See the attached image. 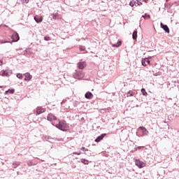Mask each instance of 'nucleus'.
I'll return each mask as SVG.
<instances>
[{
    "instance_id": "2eb2a0df",
    "label": "nucleus",
    "mask_w": 179,
    "mask_h": 179,
    "mask_svg": "<svg viewBox=\"0 0 179 179\" xmlns=\"http://www.w3.org/2000/svg\"><path fill=\"white\" fill-rule=\"evenodd\" d=\"M132 38L133 40H136V38H138V31L136 29L133 32Z\"/></svg>"
},
{
    "instance_id": "6ab92c4d",
    "label": "nucleus",
    "mask_w": 179,
    "mask_h": 179,
    "mask_svg": "<svg viewBox=\"0 0 179 179\" xmlns=\"http://www.w3.org/2000/svg\"><path fill=\"white\" fill-rule=\"evenodd\" d=\"M6 93L8 94V93H10V94H13V93H15V89H9L7 91H6Z\"/></svg>"
},
{
    "instance_id": "f257e3e1",
    "label": "nucleus",
    "mask_w": 179,
    "mask_h": 179,
    "mask_svg": "<svg viewBox=\"0 0 179 179\" xmlns=\"http://www.w3.org/2000/svg\"><path fill=\"white\" fill-rule=\"evenodd\" d=\"M55 127L63 131H68L69 129V126L66 124L65 120L59 121V123L55 125Z\"/></svg>"
},
{
    "instance_id": "f704fd0d",
    "label": "nucleus",
    "mask_w": 179,
    "mask_h": 179,
    "mask_svg": "<svg viewBox=\"0 0 179 179\" xmlns=\"http://www.w3.org/2000/svg\"><path fill=\"white\" fill-rule=\"evenodd\" d=\"M6 43H10V41H6Z\"/></svg>"
},
{
    "instance_id": "4be33fe9",
    "label": "nucleus",
    "mask_w": 179,
    "mask_h": 179,
    "mask_svg": "<svg viewBox=\"0 0 179 179\" xmlns=\"http://www.w3.org/2000/svg\"><path fill=\"white\" fill-rule=\"evenodd\" d=\"M135 2V6H141V5H142V2L139 1H136Z\"/></svg>"
},
{
    "instance_id": "7ed1b4c3",
    "label": "nucleus",
    "mask_w": 179,
    "mask_h": 179,
    "mask_svg": "<svg viewBox=\"0 0 179 179\" xmlns=\"http://www.w3.org/2000/svg\"><path fill=\"white\" fill-rule=\"evenodd\" d=\"M149 59H152V57L142 59L141 63H142L143 66H146L147 65H150V60H149Z\"/></svg>"
},
{
    "instance_id": "b1692460",
    "label": "nucleus",
    "mask_w": 179,
    "mask_h": 179,
    "mask_svg": "<svg viewBox=\"0 0 179 179\" xmlns=\"http://www.w3.org/2000/svg\"><path fill=\"white\" fill-rule=\"evenodd\" d=\"M43 39L45 41H50V40H51V37L46 36H44Z\"/></svg>"
},
{
    "instance_id": "412c9836",
    "label": "nucleus",
    "mask_w": 179,
    "mask_h": 179,
    "mask_svg": "<svg viewBox=\"0 0 179 179\" xmlns=\"http://www.w3.org/2000/svg\"><path fill=\"white\" fill-rule=\"evenodd\" d=\"M1 76H6L8 78L9 76V73H8L6 71H3L1 73Z\"/></svg>"
},
{
    "instance_id": "9b49d317",
    "label": "nucleus",
    "mask_w": 179,
    "mask_h": 179,
    "mask_svg": "<svg viewBox=\"0 0 179 179\" xmlns=\"http://www.w3.org/2000/svg\"><path fill=\"white\" fill-rule=\"evenodd\" d=\"M43 113H45V108L38 107L36 108V113L38 115L43 114Z\"/></svg>"
},
{
    "instance_id": "1a4fd4ad",
    "label": "nucleus",
    "mask_w": 179,
    "mask_h": 179,
    "mask_svg": "<svg viewBox=\"0 0 179 179\" xmlns=\"http://www.w3.org/2000/svg\"><path fill=\"white\" fill-rule=\"evenodd\" d=\"M34 19L36 23H41V22H43V16L35 15Z\"/></svg>"
},
{
    "instance_id": "bb28decb",
    "label": "nucleus",
    "mask_w": 179,
    "mask_h": 179,
    "mask_svg": "<svg viewBox=\"0 0 179 179\" xmlns=\"http://www.w3.org/2000/svg\"><path fill=\"white\" fill-rule=\"evenodd\" d=\"M130 6H135L136 5V3H135V1H130L129 3Z\"/></svg>"
},
{
    "instance_id": "5701e85b",
    "label": "nucleus",
    "mask_w": 179,
    "mask_h": 179,
    "mask_svg": "<svg viewBox=\"0 0 179 179\" xmlns=\"http://www.w3.org/2000/svg\"><path fill=\"white\" fill-rule=\"evenodd\" d=\"M142 17H143V19H150V15L145 13L144 15H142Z\"/></svg>"
},
{
    "instance_id": "ddd939ff",
    "label": "nucleus",
    "mask_w": 179,
    "mask_h": 179,
    "mask_svg": "<svg viewBox=\"0 0 179 179\" xmlns=\"http://www.w3.org/2000/svg\"><path fill=\"white\" fill-rule=\"evenodd\" d=\"M139 129L143 131V134H144V135H148L149 134V131H148V129H146L145 127H140Z\"/></svg>"
},
{
    "instance_id": "4468645a",
    "label": "nucleus",
    "mask_w": 179,
    "mask_h": 179,
    "mask_svg": "<svg viewBox=\"0 0 179 179\" xmlns=\"http://www.w3.org/2000/svg\"><path fill=\"white\" fill-rule=\"evenodd\" d=\"M85 99H92L93 97V94H92V92H87L85 94Z\"/></svg>"
},
{
    "instance_id": "c756f323",
    "label": "nucleus",
    "mask_w": 179,
    "mask_h": 179,
    "mask_svg": "<svg viewBox=\"0 0 179 179\" xmlns=\"http://www.w3.org/2000/svg\"><path fill=\"white\" fill-rule=\"evenodd\" d=\"M140 149H143V146H138L136 148V150H139Z\"/></svg>"
},
{
    "instance_id": "6e6552de",
    "label": "nucleus",
    "mask_w": 179,
    "mask_h": 179,
    "mask_svg": "<svg viewBox=\"0 0 179 179\" xmlns=\"http://www.w3.org/2000/svg\"><path fill=\"white\" fill-rule=\"evenodd\" d=\"M107 134H102L100 136H99L96 139L95 142L99 143L101 141H103L104 139V137L106 136Z\"/></svg>"
},
{
    "instance_id": "473e14b6",
    "label": "nucleus",
    "mask_w": 179,
    "mask_h": 179,
    "mask_svg": "<svg viewBox=\"0 0 179 179\" xmlns=\"http://www.w3.org/2000/svg\"><path fill=\"white\" fill-rule=\"evenodd\" d=\"M26 3H29V0H25Z\"/></svg>"
},
{
    "instance_id": "c9c22d12",
    "label": "nucleus",
    "mask_w": 179,
    "mask_h": 179,
    "mask_svg": "<svg viewBox=\"0 0 179 179\" xmlns=\"http://www.w3.org/2000/svg\"><path fill=\"white\" fill-rule=\"evenodd\" d=\"M52 125H54L53 123H52Z\"/></svg>"
},
{
    "instance_id": "a878e982",
    "label": "nucleus",
    "mask_w": 179,
    "mask_h": 179,
    "mask_svg": "<svg viewBox=\"0 0 179 179\" xmlns=\"http://www.w3.org/2000/svg\"><path fill=\"white\" fill-rule=\"evenodd\" d=\"M17 78H18V79H23V75L22 73H17Z\"/></svg>"
},
{
    "instance_id": "cd10ccee",
    "label": "nucleus",
    "mask_w": 179,
    "mask_h": 179,
    "mask_svg": "<svg viewBox=\"0 0 179 179\" xmlns=\"http://www.w3.org/2000/svg\"><path fill=\"white\" fill-rule=\"evenodd\" d=\"M80 150H83V152H89V150L87 148H85V147H82L80 148Z\"/></svg>"
},
{
    "instance_id": "423d86ee",
    "label": "nucleus",
    "mask_w": 179,
    "mask_h": 179,
    "mask_svg": "<svg viewBox=\"0 0 179 179\" xmlns=\"http://www.w3.org/2000/svg\"><path fill=\"white\" fill-rule=\"evenodd\" d=\"M161 29H163L165 31V33H167L168 34H170V28H169V26L167 24H163V22L160 23Z\"/></svg>"
},
{
    "instance_id": "393cba45",
    "label": "nucleus",
    "mask_w": 179,
    "mask_h": 179,
    "mask_svg": "<svg viewBox=\"0 0 179 179\" xmlns=\"http://www.w3.org/2000/svg\"><path fill=\"white\" fill-rule=\"evenodd\" d=\"M132 96H134V92H132V91H129L127 92V97H131Z\"/></svg>"
},
{
    "instance_id": "f03ea898",
    "label": "nucleus",
    "mask_w": 179,
    "mask_h": 179,
    "mask_svg": "<svg viewBox=\"0 0 179 179\" xmlns=\"http://www.w3.org/2000/svg\"><path fill=\"white\" fill-rule=\"evenodd\" d=\"M74 78L76 79H83V78H85V73L83 71H76Z\"/></svg>"
},
{
    "instance_id": "72a5a7b5",
    "label": "nucleus",
    "mask_w": 179,
    "mask_h": 179,
    "mask_svg": "<svg viewBox=\"0 0 179 179\" xmlns=\"http://www.w3.org/2000/svg\"><path fill=\"white\" fill-rule=\"evenodd\" d=\"M0 64H2V60H0Z\"/></svg>"
},
{
    "instance_id": "39448f33",
    "label": "nucleus",
    "mask_w": 179,
    "mask_h": 179,
    "mask_svg": "<svg viewBox=\"0 0 179 179\" xmlns=\"http://www.w3.org/2000/svg\"><path fill=\"white\" fill-rule=\"evenodd\" d=\"M11 40L13 42L19 41L20 40V37H19V34L16 32H14L11 36Z\"/></svg>"
},
{
    "instance_id": "2f4dec72",
    "label": "nucleus",
    "mask_w": 179,
    "mask_h": 179,
    "mask_svg": "<svg viewBox=\"0 0 179 179\" xmlns=\"http://www.w3.org/2000/svg\"><path fill=\"white\" fill-rule=\"evenodd\" d=\"M73 155H78V156H79L80 155V152H73Z\"/></svg>"
},
{
    "instance_id": "7c9ffc66",
    "label": "nucleus",
    "mask_w": 179,
    "mask_h": 179,
    "mask_svg": "<svg viewBox=\"0 0 179 179\" xmlns=\"http://www.w3.org/2000/svg\"><path fill=\"white\" fill-rule=\"evenodd\" d=\"M52 18H53L55 20H57V15H56V14H53V15H52Z\"/></svg>"
},
{
    "instance_id": "dca6fc26",
    "label": "nucleus",
    "mask_w": 179,
    "mask_h": 179,
    "mask_svg": "<svg viewBox=\"0 0 179 179\" xmlns=\"http://www.w3.org/2000/svg\"><path fill=\"white\" fill-rule=\"evenodd\" d=\"M122 44V42H121V41H119L117 43L112 44V47H115L116 48H118V47H121Z\"/></svg>"
},
{
    "instance_id": "20e7f679",
    "label": "nucleus",
    "mask_w": 179,
    "mask_h": 179,
    "mask_svg": "<svg viewBox=\"0 0 179 179\" xmlns=\"http://www.w3.org/2000/svg\"><path fill=\"white\" fill-rule=\"evenodd\" d=\"M135 163L136 166H137V167H139V169H143V167H145V166H146V164L143 162L139 159H136Z\"/></svg>"
},
{
    "instance_id": "e433bc0d",
    "label": "nucleus",
    "mask_w": 179,
    "mask_h": 179,
    "mask_svg": "<svg viewBox=\"0 0 179 179\" xmlns=\"http://www.w3.org/2000/svg\"><path fill=\"white\" fill-rule=\"evenodd\" d=\"M1 43H6V42H1Z\"/></svg>"
},
{
    "instance_id": "aec40b11",
    "label": "nucleus",
    "mask_w": 179,
    "mask_h": 179,
    "mask_svg": "<svg viewBox=\"0 0 179 179\" xmlns=\"http://www.w3.org/2000/svg\"><path fill=\"white\" fill-rule=\"evenodd\" d=\"M141 93L143 96H148V92H146V90L145 88L141 89Z\"/></svg>"
},
{
    "instance_id": "0eeeda50",
    "label": "nucleus",
    "mask_w": 179,
    "mask_h": 179,
    "mask_svg": "<svg viewBox=\"0 0 179 179\" xmlns=\"http://www.w3.org/2000/svg\"><path fill=\"white\" fill-rule=\"evenodd\" d=\"M48 121H57V117L54 115L52 113H49L48 117H47Z\"/></svg>"
},
{
    "instance_id": "9d476101",
    "label": "nucleus",
    "mask_w": 179,
    "mask_h": 179,
    "mask_svg": "<svg viewBox=\"0 0 179 179\" xmlns=\"http://www.w3.org/2000/svg\"><path fill=\"white\" fill-rule=\"evenodd\" d=\"M85 66H86V62H82L78 63V67L79 69H84Z\"/></svg>"
},
{
    "instance_id": "f3484780",
    "label": "nucleus",
    "mask_w": 179,
    "mask_h": 179,
    "mask_svg": "<svg viewBox=\"0 0 179 179\" xmlns=\"http://www.w3.org/2000/svg\"><path fill=\"white\" fill-rule=\"evenodd\" d=\"M17 166H20V162H13V169H16V167H17Z\"/></svg>"
},
{
    "instance_id": "a211bd4d",
    "label": "nucleus",
    "mask_w": 179,
    "mask_h": 179,
    "mask_svg": "<svg viewBox=\"0 0 179 179\" xmlns=\"http://www.w3.org/2000/svg\"><path fill=\"white\" fill-rule=\"evenodd\" d=\"M81 163H83V164H89V160L86 159H81Z\"/></svg>"
},
{
    "instance_id": "f8f14e48",
    "label": "nucleus",
    "mask_w": 179,
    "mask_h": 179,
    "mask_svg": "<svg viewBox=\"0 0 179 179\" xmlns=\"http://www.w3.org/2000/svg\"><path fill=\"white\" fill-rule=\"evenodd\" d=\"M24 80H30L32 78L31 75L29 73H26L24 74Z\"/></svg>"
},
{
    "instance_id": "c85d7f7f",
    "label": "nucleus",
    "mask_w": 179,
    "mask_h": 179,
    "mask_svg": "<svg viewBox=\"0 0 179 179\" xmlns=\"http://www.w3.org/2000/svg\"><path fill=\"white\" fill-rule=\"evenodd\" d=\"M79 48L80 51H85V50H86V48H85L83 45H80Z\"/></svg>"
}]
</instances>
